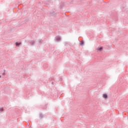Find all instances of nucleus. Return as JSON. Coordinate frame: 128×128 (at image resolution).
<instances>
[{"label": "nucleus", "mask_w": 128, "mask_h": 128, "mask_svg": "<svg viewBox=\"0 0 128 128\" xmlns=\"http://www.w3.org/2000/svg\"><path fill=\"white\" fill-rule=\"evenodd\" d=\"M20 42H19V43H18V42H16V45L17 46H20Z\"/></svg>", "instance_id": "4"}, {"label": "nucleus", "mask_w": 128, "mask_h": 128, "mask_svg": "<svg viewBox=\"0 0 128 128\" xmlns=\"http://www.w3.org/2000/svg\"><path fill=\"white\" fill-rule=\"evenodd\" d=\"M56 40H60V36H57V37L56 38Z\"/></svg>", "instance_id": "3"}, {"label": "nucleus", "mask_w": 128, "mask_h": 128, "mask_svg": "<svg viewBox=\"0 0 128 128\" xmlns=\"http://www.w3.org/2000/svg\"><path fill=\"white\" fill-rule=\"evenodd\" d=\"M2 78V76L0 75V78Z\"/></svg>", "instance_id": "6"}, {"label": "nucleus", "mask_w": 128, "mask_h": 128, "mask_svg": "<svg viewBox=\"0 0 128 128\" xmlns=\"http://www.w3.org/2000/svg\"><path fill=\"white\" fill-rule=\"evenodd\" d=\"M98 50H99L100 52H102V48L100 47V48H98L97 49Z\"/></svg>", "instance_id": "2"}, {"label": "nucleus", "mask_w": 128, "mask_h": 128, "mask_svg": "<svg viewBox=\"0 0 128 128\" xmlns=\"http://www.w3.org/2000/svg\"><path fill=\"white\" fill-rule=\"evenodd\" d=\"M1 110L2 112V108H1Z\"/></svg>", "instance_id": "7"}, {"label": "nucleus", "mask_w": 128, "mask_h": 128, "mask_svg": "<svg viewBox=\"0 0 128 128\" xmlns=\"http://www.w3.org/2000/svg\"><path fill=\"white\" fill-rule=\"evenodd\" d=\"M3 76H4V74H6V73L4 72L3 74H2Z\"/></svg>", "instance_id": "5"}, {"label": "nucleus", "mask_w": 128, "mask_h": 128, "mask_svg": "<svg viewBox=\"0 0 128 128\" xmlns=\"http://www.w3.org/2000/svg\"><path fill=\"white\" fill-rule=\"evenodd\" d=\"M104 98H108V94H104L102 95Z\"/></svg>", "instance_id": "1"}]
</instances>
